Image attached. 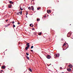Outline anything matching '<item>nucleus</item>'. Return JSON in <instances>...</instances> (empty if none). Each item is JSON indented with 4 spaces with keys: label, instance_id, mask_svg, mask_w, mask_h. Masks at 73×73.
I'll use <instances>...</instances> for the list:
<instances>
[{
    "label": "nucleus",
    "instance_id": "473e14b6",
    "mask_svg": "<svg viewBox=\"0 0 73 73\" xmlns=\"http://www.w3.org/2000/svg\"><path fill=\"white\" fill-rule=\"evenodd\" d=\"M60 69H62V67H60Z\"/></svg>",
    "mask_w": 73,
    "mask_h": 73
},
{
    "label": "nucleus",
    "instance_id": "f8f14e48",
    "mask_svg": "<svg viewBox=\"0 0 73 73\" xmlns=\"http://www.w3.org/2000/svg\"><path fill=\"white\" fill-rule=\"evenodd\" d=\"M41 34H42V33H39L38 34V35H39V36H41Z\"/></svg>",
    "mask_w": 73,
    "mask_h": 73
},
{
    "label": "nucleus",
    "instance_id": "37998d69",
    "mask_svg": "<svg viewBox=\"0 0 73 73\" xmlns=\"http://www.w3.org/2000/svg\"><path fill=\"white\" fill-rule=\"evenodd\" d=\"M70 25H71V24H70Z\"/></svg>",
    "mask_w": 73,
    "mask_h": 73
},
{
    "label": "nucleus",
    "instance_id": "aec40b11",
    "mask_svg": "<svg viewBox=\"0 0 73 73\" xmlns=\"http://www.w3.org/2000/svg\"><path fill=\"white\" fill-rule=\"evenodd\" d=\"M20 9L21 11H23V9H22L21 8V7L20 8Z\"/></svg>",
    "mask_w": 73,
    "mask_h": 73
},
{
    "label": "nucleus",
    "instance_id": "f257e3e1",
    "mask_svg": "<svg viewBox=\"0 0 73 73\" xmlns=\"http://www.w3.org/2000/svg\"><path fill=\"white\" fill-rule=\"evenodd\" d=\"M72 34H71V33L70 32H69L67 34V36L68 37H70V36H71V35Z\"/></svg>",
    "mask_w": 73,
    "mask_h": 73
},
{
    "label": "nucleus",
    "instance_id": "393cba45",
    "mask_svg": "<svg viewBox=\"0 0 73 73\" xmlns=\"http://www.w3.org/2000/svg\"><path fill=\"white\" fill-rule=\"evenodd\" d=\"M27 46V47L29 48V46H30V45L29 44V45H28Z\"/></svg>",
    "mask_w": 73,
    "mask_h": 73
},
{
    "label": "nucleus",
    "instance_id": "4be33fe9",
    "mask_svg": "<svg viewBox=\"0 0 73 73\" xmlns=\"http://www.w3.org/2000/svg\"><path fill=\"white\" fill-rule=\"evenodd\" d=\"M32 11H34V8H32L31 9Z\"/></svg>",
    "mask_w": 73,
    "mask_h": 73
},
{
    "label": "nucleus",
    "instance_id": "7ed1b4c3",
    "mask_svg": "<svg viewBox=\"0 0 73 73\" xmlns=\"http://www.w3.org/2000/svg\"><path fill=\"white\" fill-rule=\"evenodd\" d=\"M58 56L59 57V56H60V55L58 54H56L54 55V56L56 57H57Z\"/></svg>",
    "mask_w": 73,
    "mask_h": 73
},
{
    "label": "nucleus",
    "instance_id": "412c9836",
    "mask_svg": "<svg viewBox=\"0 0 73 73\" xmlns=\"http://www.w3.org/2000/svg\"><path fill=\"white\" fill-rule=\"evenodd\" d=\"M11 23H12V24H14L15 23V22L14 21H12L11 22Z\"/></svg>",
    "mask_w": 73,
    "mask_h": 73
},
{
    "label": "nucleus",
    "instance_id": "a878e982",
    "mask_svg": "<svg viewBox=\"0 0 73 73\" xmlns=\"http://www.w3.org/2000/svg\"><path fill=\"white\" fill-rule=\"evenodd\" d=\"M21 14H22V11L20 12V14L21 15Z\"/></svg>",
    "mask_w": 73,
    "mask_h": 73
},
{
    "label": "nucleus",
    "instance_id": "dca6fc26",
    "mask_svg": "<svg viewBox=\"0 0 73 73\" xmlns=\"http://www.w3.org/2000/svg\"><path fill=\"white\" fill-rule=\"evenodd\" d=\"M33 48V46H32L31 47V49H32Z\"/></svg>",
    "mask_w": 73,
    "mask_h": 73
},
{
    "label": "nucleus",
    "instance_id": "c85d7f7f",
    "mask_svg": "<svg viewBox=\"0 0 73 73\" xmlns=\"http://www.w3.org/2000/svg\"><path fill=\"white\" fill-rule=\"evenodd\" d=\"M29 43H28L26 45L28 46V45H29Z\"/></svg>",
    "mask_w": 73,
    "mask_h": 73
},
{
    "label": "nucleus",
    "instance_id": "b1692460",
    "mask_svg": "<svg viewBox=\"0 0 73 73\" xmlns=\"http://www.w3.org/2000/svg\"><path fill=\"white\" fill-rule=\"evenodd\" d=\"M40 21V19H37V21Z\"/></svg>",
    "mask_w": 73,
    "mask_h": 73
},
{
    "label": "nucleus",
    "instance_id": "6ab92c4d",
    "mask_svg": "<svg viewBox=\"0 0 73 73\" xmlns=\"http://www.w3.org/2000/svg\"><path fill=\"white\" fill-rule=\"evenodd\" d=\"M26 54L27 56H28L29 55V54L28 53H26Z\"/></svg>",
    "mask_w": 73,
    "mask_h": 73
},
{
    "label": "nucleus",
    "instance_id": "79ce46f5",
    "mask_svg": "<svg viewBox=\"0 0 73 73\" xmlns=\"http://www.w3.org/2000/svg\"><path fill=\"white\" fill-rule=\"evenodd\" d=\"M72 38V39H73V38Z\"/></svg>",
    "mask_w": 73,
    "mask_h": 73
},
{
    "label": "nucleus",
    "instance_id": "1a4fd4ad",
    "mask_svg": "<svg viewBox=\"0 0 73 73\" xmlns=\"http://www.w3.org/2000/svg\"><path fill=\"white\" fill-rule=\"evenodd\" d=\"M1 68H2V69H5V66H1Z\"/></svg>",
    "mask_w": 73,
    "mask_h": 73
},
{
    "label": "nucleus",
    "instance_id": "4468645a",
    "mask_svg": "<svg viewBox=\"0 0 73 73\" xmlns=\"http://www.w3.org/2000/svg\"><path fill=\"white\" fill-rule=\"evenodd\" d=\"M40 9V7H38L37 8V9H38V10H39V9Z\"/></svg>",
    "mask_w": 73,
    "mask_h": 73
},
{
    "label": "nucleus",
    "instance_id": "c756f323",
    "mask_svg": "<svg viewBox=\"0 0 73 73\" xmlns=\"http://www.w3.org/2000/svg\"><path fill=\"white\" fill-rule=\"evenodd\" d=\"M28 13H26V15H28Z\"/></svg>",
    "mask_w": 73,
    "mask_h": 73
},
{
    "label": "nucleus",
    "instance_id": "c9c22d12",
    "mask_svg": "<svg viewBox=\"0 0 73 73\" xmlns=\"http://www.w3.org/2000/svg\"><path fill=\"white\" fill-rule=\"evenodd\" d=\"M18 24H20V23H19V22H18Z\"/></svg>",
    "mask_w": 73,
    "mask_h": 73
},
{
    "label": "nucleus",
    "instance_id": "f704fd0d",
    "mask_svg": "<svg viewBox=\"0 0 73 73\" xmlns=\"http://www.w3.org/2000/svg\"><path fill=\"white\" fill-rule=\"evenodd\" d=\"M44 17H46V15L44 16Z\"/></svg>",
    "mask_w": 73,
    "mask_h": 73
},
{
    "label": "nucleus",
    "instance_id": "4c0bfd02",
    "mask_svg": "<svg viewBox=\"0 0 73 73\" xmlns=\"http://www.w3.org/2000/svg\"><path fill=\"white\" fill-rule=\"evenodd\" d=\"M8 25L9 26V25H10V24H8Z\"/></svg>",
    "mask_w": 73,
    "mask_h": 73
},
{
    "label": "nucleus",
    "instance_id": "20e7f679",
    "mask_svg": "<svg viewBox=\"0 0 73 73\" xmlns=\"http://www.w3.org/2000/svg\"><path fill=\"white\" fill-rule=\"evenodd\" d=\"M47 12L48 13H51V10H47Z\"/></svg>",
    "mask_w": 73,
    "mask_h": 73
},
{
    "label": "nucleus",
    "instance_id": "0eeeda50",
    "mask_svg": "<svg viewBox=\"0 0 73 73\" xmlns=\"http://www.w3.org/2000/svg\"><path fill=\"white\" fill-rule=\"evenodd\" d=\"M29 70L31 72H32V69H31L30 68H29Z\"/></svg>",
    "mask_w": 73,
    "mask_h": 73
},
{
    "label": "nucleus",
    "instance_id": "bb28decb",
    "mask_svg": "<svg viewBox=\"0 0 73 73\" xmlns=\"http://www.w3.org/2000/svg\"><path fill=\"white\" fill-rule=\"evenodd\" d=\"M7 21H8V19H7V20H6V22H7Z\"/></svg>",
    "mask_w": 73,
    "mask_h": 73
},
{
    "label": "nucleus",
    "instance_id": "c03bdc74",
    "mask_svg": "<svg viewBox=\"0 0 73 73\" xmlns=\"http://www.w3.org/2000/svg\"><path fill=\"white\" fill-rule=\"evenodd\" d=\"M24 0L25 1V0Z\"/></svg>",
    "mask_w": 73,
    "mask_h": 73
},
{
    "label": "nucleus",
    "instance_id": "a19ab883",
    "mask_svg": "<svg viewBox=\"0 0 73 73\" xmlns=\"http://www.w3.org/2000/svg\"><path fill=\"white\" fill-rule=\"evenodd\" d=\"M62 73H64V72H62Z\"/></svg>",
    "mask_w": 73,
    "mask_h": 73
},
{
    "label": "nucleus",
    "instance_id": "2eb2a0df",
    "mask_svg": "<svg viewBox=\"0 0 73 73\" xmlns=\"http://www.w3.org/2000/svg\"><path fill=\"white\" fill-rule=\"evenodd\" d=\"M20 12H19L17 13V15H19V14H20Z\"/></svg>",
    "mask_w": 73,
    "mask_h": 73
},
{
    "label": "nucleus",
    "instance_id": "423d86ee",
    "mask_svg": "<svg viewBox=\"0 0 73 73\" xmlns=\"http://www.w3.org/2000/svg\"><path fill=\"white\" fill-rule=\"evenodd\" d=\"M68 71V72H70V71H71V70H72L70 69V68H68V69H67Z\"/></svg>",
    "mask_w": 73,
    "mask_h": 73
},
{
    "label": "nucleus",
    "instance_id": "5701e85b",
    "mask_svg": "<svg viewBox=\"0 0 73 73\" xmlns=\"http://www.w3.org/2000/svg\"><path fill=\"white\" fill-rule=\"evenodd\" d=\"M32 25H33L32 24H30L29 25L30 27H31V26H32Z\"/></svg>",
    "mask_w": 73,
    "mask_h": 73
},
{
    "label": "nucleus",
    "instance_id": "a211bd4d",
    "mask_svg": "<svg viewBox=\"0 0 73 73\" xmlns=\"http://www.w3.org/2000/svg\"><path fill=\"white\" fill-rule=\"evenodd\" d=\"M28 48H29V47H26V49H28Z\"/></svg>",
    "mask_w": 73,
    "mask_h": 73
},
{
    "label": "nucleus",
    "instance_id": "ea45409f",
    "mask_svg": "<svg viewBox=\"0 0 73 73\" xmlns=\"http://www.w3.org/2000/svg\"><path fill=\"white\" fill-rule=\"evenodd\" d=\"M50 65H51V64H50Z\"/></svg>",
    "mask_w": 73,
    "mask_h": 73
},
{
    "label": "nucleus",
    "instance_id": "a18cd8bd",
    "mask_svg": "<svg viewBox=\"0 0 73 73\" xmlns=\"http://www.w3.org/2000/svg\"><path fill=\"white\" fill-rule=\"evenodd\" d=\"M3 70H2V72H3Z\"/></svg>",
    "mask_w": 73,
    "mask_h": 73
},
{
    "label": "nucleus",
    "instance_id": "39448f33",
    "mask_svg": "<svg viewBox=\"0 0 73 73\" xmlns=\"http://www.w3.org/2000/svg\"><path fill=\"white\" fill-rule=\"evenodd\" d=\"M9 8H11V7H12V5L9 4L8 5Z\"/></svg>",
    "mask_w": 73,
    "mask_h": 73
},
{
    "label": "nucleus",
    "instance_id": "cd10ccee",
    "mask_svg": "<svg viewBox=\"0 0 73 73\" xmlns=\"http://www.w3.org/2000/svg\"><path fill=\"white\" fill-rule=\"evenodd\" d=\"M13 27H15V25H13Z\"/></svg>",
    "mask_w": 73,
    "mask_h": 73
},
{
    "label": "nucleus",
    "instance_id": "f03ea898",
    "mask_svg": "<svg viewBox=\"0 0 73 73\" xmlns=\"http://www.w3.org/2000/svg\"><path fill=\"white\" fill-rule=\"evenodd\" d=\"M51 57V56H50L49 55H47L46 56V58L48 59H50V58Z\"/></svg>",
    "mask_w": 73,
    "mask_h": 73
},
{
    "label": "nucleus",
    "instance_id": "7c9ffc66",
    "mask_svg": "<svg viewBox=\"0 0 73 73\" xmlns=\"http://www.w3.org/2000/svg\"><path fill=\"white\" fill-rule=\"evenodd\" d=\"M31 52H33V51L32 50H31Z\"/></svg>",
    "mask_w": 73,
    "mask_h": 73
},
{
    "label": "nucleus",
    "instance_id": "6e6552de",
    "mask_svg": "<svg viewBox=\"0 0 73 73\" xmlns=\"http://www.w3.org/2000/svg\"><path fill=\"white\" fill-rule=\"evenodd\" d=\"M68 67L70 68H71L72 67V65L71 64L70 65H68Z\"/></svg>",
    "mask_w": 73,
    "mask_h": 73
},
{
    "label": "nucleus",
    "instance_id": "72a5a7b5",
    "mask_svg": "<svg viewBox=\"0 0 73 73\" xmlns=\"http://www.w3.org/2000/svg\"><path fill=\"white\" fill-rule=\"evenodd\" d=\"M34 29H35V28H33L32 29V30L33 31V30H34Z\"/></svg>",
    "mask_w": 73,
    "mask_h": 73
},
{
    "label": "nucleus",
    "instance_id": "9d476101",
    "mask_svg": "<svg viewBox=\"0 0 73 73\" xmlns=\"http://www.w3.org/2000/svg\"><path fill=\"white\" fill-rule=\"evenodd\" d=\"M10 4H13V2H12V1H10L9 2Z\"/></svg>",
    "mask_w": 73,
    "mask_h": 73
},
{
    "label": "nucleus",
    "instance_id": "ddd939ff",
    "mask_svg": "<svg viewBox=\"0 0 73 73\" xmlns=\"http://www.w3.org/2000/svg\"><path fill=\"white\" fill-rule=\"evenodd\" d=\"M28 9L29 10H31V7H29L28 8Z\"/></svg>",
    "mask_w": 73,
    "mask_h": 73
},
{
    "label": "nucleus",
    "instance_id": "58836bf2",
    "mask_svg": "<svg viewBox=\"0 0 73 73\" xmlns=\"http://www.w3.org/2000/svg\"><path fill=\"white\" fill-rule=\"evenodd\" d=\"M26 17H27H27H27V16H26Z\"/></svg>",
    "mask_w": 73,
    "mask_h": 73
},
{
    "label": "nucleus",
    "instance_id": "e433bc0d",
    "mask_svg": "<svg viewBox=\"0 0 73 73\" xmlns=\"http://www.w3.org/2000/svg\"><path fill=\"white\" fill-rule=\"evenodd\" d=\"M33 25L32 26V27H33V25Z\"/></svg>",
    "mask_w": 73,
    "mask_h": 73
},
{
    "label": "nucleus",
    "instance_id": "f3484780",
    "mask_svg": "<svg viewBox=\"0 0 73 73\" xmlns=\"http://www.w3.org/2000/svg\"><path fill=\"white\" fill-rule=\"evenodd\" d=\"M66 45V44L65 43H64L63 45V46H65V45Z\"/></svg>",
    "mask_w": 73,
    "mask_h": 73
},
{
    "label": "nucleus",
    "instance_id": "9b49d317",
    "mask_svg": "<svg viewBox=\"0 0 73 73\" xmlns=\"http://www.w3.org/2000/svg\"><path fill=\"white\" fill-rule=\"evenodd\" d=\"M26 58H27V60H29V57L28 56H26Z\"/></svg>",
    "mask_w": 73,
    "mask_h": 73
},
{
    "label": "nucleus",
    "instance_id": "2f4dec72",
    "mask_svg": "<svg viewBox=\"0 0 73 73\" xmlns=\"http://www.w3.org/2000/svg\"><path fill=\"white\" fill-rule=\"evenodd\" d=\"M31 7V8H34V7H33V6H32Z\"/></svg>",
    "mask_w": 73,
    "mask_h": 73
}]
</instances>
